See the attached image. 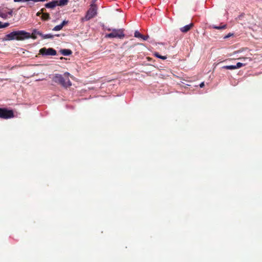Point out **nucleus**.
I'll return each instance as SVG.
<instances>
[{"instance_id": "obj_1", "label": "nucleus", "mask_w": 262, "mask_h": 262, "mask_svg": "<svg viewBox=\"0 0 262 262\" xmlns=\"http://www.w3.org/2000/svg\"><path fill=\"white\" fill-rule=\"evenodd\" d=\"M32 38L31 34L24 30L14 31L6 35L3 38V41L13 40H24Z\"/></svg>"}, {"instance_id": "obj_2", "label": "nucleus", "mask_w": 262, "mask_h": 262, "mask_svg": "<svg viewBox=\"0 0 262 262\" xmlns=\"http://www.w3.org/2000/svg\"><path fill=\"white\" fill-rule=\"evenodd\" d=\"M70 77L73 78V76L69 73L65 72L63 75L55 74L52 79L54 82L59 84L63 87L69 88L72 84Z\"/></svg>"}, {"instance_id": "obj_3", "label": "nucleus", "mask_w": 262, "mask_h": 262, "mask_svg": "<svg viewBox=\"0 0 262 262\" xmlns=\"http://www.w3.org/2000/svg\"><path fill=\"white\" fill-rule=\"evenodd\" d=\"M96 0H93L90 6L84 17L81 18L82 21H88L95 17L97 14V6L95 4Z\"/></svg>"}, {"instance_id": "obj_4", "label": "nucleus", "mask_w": 262, "mask_h": 262, "mask_svg": "<svg viewBox=\"0 0 262 262\" xmlns=\"http://www.w3.org/2000/svg\"><path fill=\"white\" fill-rule=\"evenodd\" d=\"M14 117V112L12 110L6 108H0V118L8 119Z\"/></svg>"}, {"instance_id": "obj_5", "label": "nucleus", "mask_w": 262, "mask_h": 262, "mask_svg": "<svg viewBox=\"0 0 262 262\" xmlns=\"http://www.w3.org/2000/svg\"><path fill=\"white\" fill-rule=\"evenodd\" d=\"M106 38H122L124 37V34L122 29H114L111 33L105 35Z\"/></svg>"}, {"instance_id": "obj_6", "label": "nucleus", "mask_w": 262, "mask_h": 262, "mask_svg": "<svg viewBox=\"0 0 262 262\" xmlns=\"http://www.w3.org/2000/svg\"><path fill=\"white\" fill-rule=\"evenodd\" d=\"M12 10L3 8L0 10V17L6 19L10 18L12 16Z\"/></svg>"}, {"instance_id": "obj_7", "label": "nucleus", "mask_w": 262, "mask_h": 262, "mask_svg": "<svg viewBox=\"0 0 262 262\" xmlns=\"http://www.w3.org/2000/svg\"><path fill=\"white\" fill-rule=\"evenodd\" d=\"M39 54L42 55L54 56L56 54V51L52 48H42L39 50Z\"/></svg>"}, {"instance_id": "obj_8", "label": "nucleus", "mask_w": 262, "mask_h": 262, "mask_svg": "<svg viewBox=\"0 0 262 262\" xmlns=\"http://www.w3.org/2000/svg\"><path fill=\"white\" fill-rule=\"evenodd\" d=\"M67 24H68V21L64 20L62 21V23L61 24L55 26L53 28V30L55 31H59V30H61L62 28H63V27Z\"/></svg>"}, {"instance_id": "obj_9", "label": "nucleus", "mask_w": 262, "mask_h": 262, "mask_svg": "<svg viewBox=\"0 0 262 262\" xmlns=\"http://www.w3.org/2000/svg\"><path fill=\"white\" fill-rule=\"evenodd\" d=\"M135 37L141 38L144 40H146L148 38V36H144L142 35L138 31H136L135 32Z\"/></svg>"}, {"instance_id": "obj_10", "label": "nucleus", "mask_w": 262, "mask_h": 262, "mask_svg": "<svg viewBox=\"0 0 262 262\" xmlns=\"http://www.w3.org/2000/svg\"><path fill=\"white\" fill-rule=\"evenodd\" d=\"M193 26V24H190L188 25H186L185 26L182 27L180 28V30L182 32L186 33L188 32Z\"/></svg>"}, {"instance_id": "obj_11", "label": "nucleus", "mask_w": 262, "mask_h": 262, "mask_svg": "<svg viewBox=\"0 0 262 262\" xmlns=\"http://www.w3.org/2000/svg\"><path fill=\"white\" fill-rule=\"evenodd\" d=\"M46 7L48 8H53L58 6L57 1H53L46 4Z\"/></svg>"}, {"instance_id": "obj_12", "label": "nucleus", "mask_w": 262, "mask_h": 262, "mask_svg": "<svg viewBox=\"0 0 262 262\" xmlns=\"http://www.w3.org/2000/svg\"><path fill=\"white\" fill-rule=\"evenodd\" d=\"M60 53L64 56L70 55L72 54L71 50L69 49H62L60 50Z\"/></svg>"}, {"instance_id": "obj_13", "label": "nucleus", "mask_w": 262, "mask_h": 262, "mask_svg": "<svg viewBox=\"0 0 262 262\" xmlns=\"http://www.w3.org/2000/svg\"><path fill=\"white\" fill-rule=\"evenodd\" d=\"M41 17L42 20H46L49 19L50 15L48 13L42 12Z\"/></svg>"}, {"instance_id": "obj_14", "label": "nucleus", "mask_w": 262, "mask_h": 262, "mask_svg": "<svg viewBox=\"0 0 262 262\" xmlns=\"http://www.w3.org/2000/svg\"><path fill=\"white\" fill-rule=\"evenodd\" d=\"M68 2V0H60L59 1H57L58 6H64L67 4Z\"/></svg>"}, {"instance_id": "obj_15", "label": "nucleus", "mask_w": 262, "mask_h": 262, "mask_svg": "<svg viewBox=\"0 0 262 262\" xmlns=\"http://www.w3.org/2000/svg\"><path fill=\"white\" fill-rule=\"evenodd\" d=\"M9 26V24L8 23H3L0 21V29L7 28Z\"/></svg>"}, {"instance_id": "obj_16", "label": "nucleus", "mask_w": 262, "mask_h": 262, "mask_svg": "<svg viewBox=\"0 0 262 262\" xmlns=\"http://www.w3.org/2000/svg\"><path fill=\"white\" fill-rule=\"evenodd\" d=\"M223 68L227 69V70H235L236 69V67L235 66H224Z\"/></svg>"}, {"instance_id": "obj_17", "label": "nucleus", "mask_w": 262, "mask_h": 262, "mask_svg": "<svg viewBox=\"0 0 262 262\" xmlns=\"http://www.w3.org/2000/svg\"><path fill=\"white\" fill-rule=\"evenodd\" d=\"M244 66H245V64H243L241 62H238V63H237V64L236 65H235V67H236V69L240 68L241 67Z\"/></svg>"}, {"instance_id": "obj_18", "label": "nucleus", "mask_w": 262, "mask_h": 262, "mask_svg": "<svg viewBox=\"0 0 262 262\" xmlns=\"http://www.w3.org/2000/svg\"><path fill=\"white\" fill-rule=\"evenodd\" d=\"M53 37V36L51 34H46V35H45L43 37V38H52Z\"/></svg>"}, {"instance_id": "obj_19", "label": "nucleus", "mask_w": 262, "mask_h": 262, "mask_svg": "<svg viewBox=\"0 0 262 262\" xmlns=\"http://www.w3.org/2000/svg\"><path fill=\"white\" fill-rule=\"evenodd\" d=\"M43 9H41L40 12H38L36 14L37 16H40L43 12Z\"/></svg>"}, {"instance_id": "obj_20", "label": "nucleus", "mask_w": 262, "mask_h": 262, "mask_svg": "<svg viewBox=\"0 0 262 262\" xmlns=\"http://www.w3.org/2000/svg\"><path fill=\"white\" fill-rule=\"evenodd\" d=\"M159 58L162 59H166L167 58V57L165 56H160Z\"/></svg>"}, {"instance_id": "obj_21", "label": "nucleus", "mask_w": 262, "mask_h": 262, "mask_svg": "<svg viewBox=\"0 0 262 262\" xmlns=\"http://www.w3.org/2000/svg\"><path fill=\"white\" fill-rule=\"evenodd\" d=\"M154 55L156 57H158V58H159V57H160V55L158 53H157V52L154 53Z\"/></svg>"}, {"instance_id": "obj_22", "label": "nucleus", "mask_w": 262, "mask_h": 262, "mask_svg": "<svg viewBox=\"0 0 262 262\" xmlns=\"http://www.w3.org/2000/svg\"><path fill=\"white\" fill-rule=\"evenodd\" d=\"M204 85H205L204 82H202V83L200 84V86L201 88H203V87L204 86Z\"/></svg>"}, {"instance_id": "obj_23", "label": "nucleus", "mask_w": 262, "mask_h": 262, "mask_svg": "<svg viewBox=\"0 0 262 262\" xmlns=\"http://www.w3.org/2000/svg\"><path fill=\"white\" fill-rule=\"evenodd\" d=\"M214 28L216 29H222V28H223L224 27H215Z\"/></svg>"}]
</instances>
